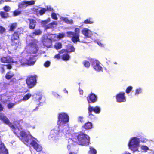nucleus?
<instances>
[{
    "mask_svg": "<svg viewBox=\"0 0 154 154\" xmlns=\"http://www.w3.org/2000/svg\"><path fill=\"white\" fill-rule=\"evenodd\" d=\"M76 142L79 145L87 146L90 143V137L82 131L79 132L76 136Z\"/></svg>",
    "mask_w": 154,
    "mask_h": 154,
    "instance_id": "obj_1",
    "label": "nucleus"
},
{
    "mask_svg": "<svg viewBox=\"0 0 154 154\" xmlns=\"http://www.w3.org/2000/svg\"><path fill=\"white\" fill-rule=\"evenodd\" d=\"M80 29L79 28H75L74 32L68 31L66 32L67 36L71 38V41L75 43L77 42H80Z\"/></svg>",
    "mask_w": 154,
    "mask_h": 154,
    "instance_id": "obj_2",
    "label": "nucleus"
},
{
    "mask_svg": "<svg viewBox=\"0 0 154 154\" xmlns=\"http://www.w3.org/2000/svg\"><path fill=\"white\" fill-rule=\"evenodd\" d=\"M37 77L35 74L30 75L27 77L26 82L29 88H32L36 85L37 83Z\"/></svg>",
    "mask_w": 154,
    "mask_h": 154,
    "instance_id": "obj_3",
    "label": "nucleus"
},
{
    "mask_svg": "<svg viewBox=\"0 0 154 154\" xmlns=\"http://www.w3.org/2000/svg\"><path fill=\"white\" fill-rule=\"evenodd\" d=\"M49 35H52L53 37L48 38L47 36L43 37L42 42L44 47L47 48H51L52 45V40H54L56 37V35L53 34H49Z\"/></svg>",
    "mask_w": 154,
    "mask_h": 154,
    "instance_id": "obj_4",
    "label": "nucleus"
},
{
    "mask_svg": "<svg viewBox=\"0 0 154 154\" xmlns=\"http://www.w3.org/2000/svg\"><path fill=\"white\" fill-rule=\"evenodd\" d=\"M69 121V117L66 113H61L59 114L57 124L59 126L63 125L64 124L66 123Z\"/></svg>",
    "mask_w": 154,
    "mask_h": 154,
    "instance_id": "obj_5",
    "label": "nucleus"
},
{
    "mask_svg": "<svg viewBox=\"0 0 154 154\" xmlns=\"http://www.w3.org/2000/svg\"><path fill=\"white\" fill-rule=\"evenodd\" d=\"M139 143V139L133 137L129 142L128 146L130 149L134 152L138 150Z\"/></svg>",
    "mask_w": 154,
    "mask_h": 154,
    "instance_id": "obj_6",
    "label": "nucleus"
},
{
    "mask_svg": "<svg viewBox=\"0 0 154 154\" xmlns=\"http://www.w3.org/2000/svg\"><path fill=\"white\" fill-rule=\"evenodd\" d=\"M35 4V1L34 0L26 1L24 0L21 3H20L18 5V8L21 9L24 7H26L29 5H31Z\"/></svg>",
    "mask_w": 154,
    "mask_h": 154,
    "instance_id": "obj_7",
    "label": "nucleus"
},
{
    "mask_svg": "<svg viewBox=\"0 0 154 154\" xmlns=\"http://www.w3.org/2000/svg\"><path fill=\"white\" fill-rule=\"evenodd\" d=\"M0 120L2 121L3 123L8 125L11 128H14V125L11 122L9 119L7 117L2 114H0Z\"/></svg>",
    "mask_w": 154,
    "mask_h": 154,
    "instance_id": "obj_8",
    "label": "nucleus"
},
{
    "mask_svg": "<svg viewBox=\"0 0 154 154\" xmlns=\"http://www.w3.org/2000/svg\"><path fill=\"white\" fill-rule=\"evenodd\" d=\"M125 94V93L122 92L117 94L116 97L117 102L119 103L125 102L126 98Z\"/></svg>",
    "mask_w": 154,
    "mask_h": 154,
    "instance_id": "obj_9",
    "label": "nucleus"
},
{
    "mask_svg": "<svg viewBox=\"0 0 154 154\" xmlns=\"http://www.w3.org/2000/svg\"><path fill=\"white\" fill-rule=\"evenodd\" d=\"M87 100L89 103H94L97 100V96L94 94L91 93L87 96Z\"/></svg>",
    "mask_w": 154,
    "mask_h": 154,
    "instance_id": "obj_10",
    "label": "nucleus"
},
{
    "mask_svg": "<svg viewBox=\"0 0 154 154\" xmlns=\"http://www.w3.org/2000/svg\"><path fill=\"white\" fill-rule=\"evenodd\" d=\"M0 60L3 63H11L14 62L12 57L10 56H2L1 57Z\"/></svg>",
    "mask_w": 154,
    "mask_h": 154,
    "instance_id": "obj_11",
    "label": "nucleus"
},
{
    "mask_svg": "<svg viewBox=\"0 0 154 154\" xmlns=\"http://www.w3.org/2000/svg\"><path fill=\"white\" fill-rule=\"evenodd\" d=\"M22 29L20 28L18 29L17 31L14 32L12 34L11 39L19 40L20 35L22 33Z\"/></svg>",
    "mask_w": 154,
    "mask_h": 154,
    "instance_id": "obj_12",
    "label": "nucleus"
},
{
    "mask_svg": "<svg viewBox=\"0 0 154 154\" xmlns=\"http://www.w3.org/2000/svg\"><path fill=\"white\" fill-rule=\"evenodd\" d=\"M92 65L94 69L96 71L100 72L103 71V68L100 66V63L97 60L93 61Z\"/></svg>",
    "mask_w": 154,
    "mask_h": 154,
    "instance_id": "obj_13",
    "label": "nucleus"
},
{
    "mask_svg": "<svg viewBox=\"0 0 154 154\" xmlns=\"http://www.w3.org/2000/svg\"><path fill=\"white\" fill-rule=\"evenodd\" d=\"M67 148L69 150V154H77L78 149L74 144L68 145Z\"/></svg>",
    "mask_w": 154,
    "mask_h": 154,
    "instance_id": "obj_14",
    "label": "nucleus"
},
{
    "mask_svg": "<svg viewBox=\"0 0 154 154\" xmlns=\"http://www.w3.org/2000/svg\"><path fill=\"white\" fill-rule=\"evenodd\" d=\"M35 138L32 137L31 135L28 134L24 139V143L26 145L30 144L32 145V143L35 141Z\"/></svg>",
    "mask_w": 154,
    "mask_h": 154,
    "instance_id": "obj_15",
    "label": "nucleus"
},
{
    "mask_svg": "<svg viewBox=\"0 0 154 154\" xmlns=\"http://www.w3.org/2000/svg\"><path fill=\"white\" fill-rule=\"evenodd\" d=\"M38 42L37 40L33 39L32 40V42L29 43V45L31 48H34L35 49V53L37 52L38 50Z\"/></svg>",
    "mask_w": 154,
    "mask_h": 154,
    "instance_id": "obj_16",
    "label": "nucleus"
},
{
    "mask_svg": "<svg viewBox=\"0 0 154 154\" xmlns=\"http://www.w3.org/2000/svg\"><path fill=\"white\" fill-rule=\"evenodd\" d=\"M28 20L29 21V28L31 30H34L36 25V21L35 20L31 18L28 19Z\"/></svg>",
    "mask_w": 154,
    "mask_h": 154,
    "instance_id": "obj_17",
    "label": "nucleus"
},
{
    "mask_svg": "<svg viewBox=\"0 0 154 154\" xmlns=\"http://www.w3.org/2000/svg\"><path fill=\"white\" fill-rule=\"evenodd\" d=\"M42 31L40 29H35L29 35V37L31 38H34L36 36L41 35Z\"/></svg>",
    "mask_w": 154,
    "mask_h": 154,
    "instance_id": "obj_18",
    "label": "nucleus"
},
{
    "mask_svg": "<svg viewBox=\"0 0 154 154\" xmlns=\"http://www.w3.org/2000/svg\"><path fill=\"white\" fill-rule=\"evenodd\" d=\"M75 48L73 46L71 45L67 46V49H62L60 50V53L72 52L75 51Z\"/></svg>",
    "mask_w": 154,
    "mask_h": 154,
    "instance_id": "obj_19",
    "label": "nucleus"
},
{
    "mask_svg": "<svg viewBox=\"0 0 154 154\" xmlns=\"http://www.w3.org/2000/svg\"><path fill=\"white\" fill-rule=\"evenodd\" d=\"M37 152H40L42 150V147L36 141L32 143L31 145Z\"/></svg>",
    "mask_w": 154,
    "mask_h": 154,
    "instance_id": "obj_20",
    "label": "nucleus"
},
{
    "mask_svg": "<svg viewBox=\"0 0 154 154\" xmlns=\"http://www.w3.org/2000/svg\"><path fill=\"white\" fill-rule=\"evenodd\" d=\"M82 128L85 130L91 129L93 128V124L91 122H88L85 123L82 126Z\"/></svg>",
    "mask_w": 154,
    "mask_h": 154,
    "instance_id": "obj_21",
    "label": "nucleus"
},
{
    "mask_svg": "<svg viewBox=\"0 0 154 154\" xmlns=\"http://www.w3.org/2000/svg\"><path fill=\"white\" fill-rule=\"evenodd\" d=\"M82 33L86 38H89L91 35V32L87 28H84L82 31Z\"/></svg>",
    "mask_w": 154,
    "mask_h": 154,
    "instance_id": "obj_22",
    "label": "nucleus"
},
{
    "mask_svg": "<svg viewBox=\"0 0 154 154\" xmlns=\"http://www.w3.org/2000/svg\"><path fill=\"white\" fill-rule=\"evenodd\" d=\"M88 110L89 117L91 118L92 116H93L94 118H95V116L92 114V112H94L95 113L94 107L91 106L90 105H89L88 108Z\"/></svg>",
    "mask_w": 154,
    "mask_h": 154,
    "instance_id": "obj_23",
    "label": "nucleus"
},
{
    "mask_svg": "<svg viewBox=\"0 0 154 154\" xmlns=\"http://www.w3.org/2000/svg\"><path fill=\"white\" fill-rule=\"evenodd\" d=\"M0 15L2 18L4 19H7L10 17L9 13L3 11L0 12Z\"/></svg>",
    "mask_w": 154,
    "mask_h": 154,
    "instance_id": "obj_24",
    "label": "nucleus"
},
{
    "mask_svg": "<svg viewBox=\"0 0 154 154\" xmlns=\"http://www.w3.org/2000/svg\"><path fill=\"white\" fill-rule=\"evenodd\" d=\"M11 45L12 46H14L16 48L18 47L21 44V43L19 40L11 39Z\"/></svg>",
    "mask_w": 154,
    "mask_h": 154,
    "instance_id": "obj_25",
    "label": "nucleus"
},
{
    "mask_svg": "<svg viewBox=\"0 0 154 154\" xmlns=\"http://www.w3.org/2000/svg\"><path fill=\"white\" fill-rule=\"evenodd\" d=\"M57 22L56 21H53L51 23L47 25L45 28V29H51L54 27V25H57Z\"/></svg>",
    "mask_w": 154,
    "mask_h": 154,
    "instance_id": "obj_26",
    "label": "nucleus"
},
{
    "mask_svg": "<svg viewBox=\"0 0 154 154\" xmlns=\"http://www.w3.org/2000/svg\"><path fill=\"white\" fill-rule=\"evenodd\" d=\"M61 56V58L64 61H67L70 58V56L68 54V52L64 53Z\"/></svg>",
    "mask_w": 154,
    "mask_h": 154,
    "instance_id": "obj_27",
    "label": "nucleus"
},
{
    "mask_svg": "<svg viewBox=\"0 0 154 154\" xmlns=\"http://www.w3.org/2000/svg\"><path fill=\"white\" fill-rule=\"evenodd\" d=\"M51 21L50 18H48L45 20H42L41 22V23L42 26L45 28V26L47 25V23Z\"/></svg>",
    "mask_w": 154,
    "mask_h": 154,
    "instance_id": "obj_28",
    "label": "nucleus"
},
{
    "mask_svg": "<svg viewBox=\"0 0 154 154\" xmlns=\"http://www.w3.org/2000/svg\"><path fill=\"white\" fill-rule=\"evenodd\" d=\"M8 150L4 146L0 147V154H8Z\"/></svg>",
    "mask_w": 154,
    "mask_h": 154,
    "instance_id": "obj_29",
    "label": "nucleus"
},
{
    "mask_svg": "<svg viewBox=\"0 0 154 154\" xmlns=\"http://www.w3.org/2000/svg\"><path fill=\"white\" fill-rule=\"evenodd\" d=\"M62 44L60 42H56L54 45V47L56 49L58 50L62 48Z\"/></svg>",
    "mask_w": 154,
    "mask_h": 154,
    "instance_id": "obj_30",
    "label": "nucleus"
},
{
    "mask_svg": "<svg viewBox=\"0 0 154 154\" xmlns=\"http://www.w3.org/2000/svg\"><path fill=\"white\" fill-rule=\"evenodd\" d=\"M14 75L13 73H11L10 71L8 72L5 75V78L7 80H9L13 77Z\"/></svg>",
    "mask_w": 154,
    "mask_h": 154,
    "instance_id": "obj_31",
    "label": "nucleus"
},
{
    "mask_svg": "<svg viewBox=\"0 0 154 154\" xmlns=\"http://www.w3.org/2000/svg\"><path fill=\"white\" fill-rule=\"evenodd\" d=\"M17 26L16 23H14L11 24L9 30L11 31H13L14 30Z\"/></svg>",
    "mask_w": 154,
    "mask_h": 154,
    "instance_id": "obj_32",
    "label": "nucleus"
},
{
    "mask_svg": "<svg viewBox=\"0 0 154 154\" xmlns=\"http://www.w3.org/2000/svg\"><path fill=\"white\" fill-rule=\"evenodd\" d=\"M90 150L88 152V154H96L97 153V151L96 149L92 147H90Z\"/></svg>",
    "mask_w": 154,
    "mask_h": 154,
    "instance_id": "obj_33",
    "label": "nucleus"
},
{
    "mask_svg": "<svg viewBox=\"0 0 154 154\" xmlns=\"http://www.w3.org/2000/svg\"><path fill=\"white\" fill-rule=\"evenodd\" d=\"M83 23L85 24H91L93 23L94 21L91 18H89L85 20Z\"/></svg>",
    "mask_w": 154,
    "mask_h": 154,
    "instance_id": "obj_34",
    "label": "nucleus"
},
{
    "mask_svg": "<svg viewBox=\"0 0 154 154\" xmlns=\"http://www.w3.org/2000/svg\"><path fill=\"white\" fill-rule=\"evenodd\" d=\"M31 94L30 93H27L24 96L22 100L23 101L26 100H28L31 97Z\"/></svg>",
    "mask_w": 154,
    "mask_h": 154,
    "instance_id": "obj_35",
    "label": "nucleus"
},
{
    "mask_svg": "<svg viewBox=\"0 0 154 154\" xmlns=\"http://www.w3.org/2000/svg\"><path fill=\"white\" fill-rule=\"evenodd\" d=\"M94 107L95 113L96 114H99L100 112V108L98 106H96Z\"/></svg>",
    "mask_w": 154,
    "mask_h": 154,
    "instance_id": "obj_36",
    "label": "nucleus"
},
{
    "mask_svg": "<svg viewBox=\"0 0 154 154\" xmlns=\"http://www.w3.org/2000/svg\"><path fill=\"white\" fill-rule=\"evenodd\" d=\"M84 66L87 68H88L90 65L89 62L87 60H85L83 63Z\"/></svg>",
    "mask_w": 154,
    "mask_h": 154,
    "instance_id": "obj_37",
    "label": "nucleus"
},
{
    "mask_svg": "<svg viewBox=\"0 0 154 154\" xmlns=\"http://www.w3.org/2000/svg\"><path fill=\"white\" fill-rule=\"evenodd\" d=\"M19 133L20 134V136L24 139L28 135L24 131H20Z\"/></svg>",
    "mask_w": 154,
    "mask_h": 154,
    "instance_id": "obj_38",
    "label": "nucleus"
},
{
    "mask_svg": "<svg viewBox=\"0 0 154 154\" xmlns=\"http://www.w3.org/2000/svg\"><path fill=\"white\" fill-rule=\"evenodd\" d=\"M13 130L14 133L16 135H17L20 133L19 129L18 128H16L14 126V128H11Z\"/></svg>",
    "mask_w": 154,
    "mask_h": 154,
    "instance_id": "obj_39",
    "label": "nucleus"
},
{
    "mask_svg": "<svg viewBox=\"0 0 154 154\" xmlns=\"http://www.w3.org/2000/svg\"><path fill=\"white\" fill-rule=\"evenodd\" d=\"M21 14V11L15 10L13 11V15L14 16H18Z\"/></svg>",
    "mask_w": 154,
    "mask_h": 154,
    "instance_id": "obj_40",
    "label": "nucleus"
},
{
    "mask_svg": "<svg viewBox=\"0 0 154 154\" xmlns=\"http://www.w3.org/2000/svg\"><path fill=\"white\" fill-rule=\"evenodd\" d=\"M132 87L131 86H129L126 89L125 92L127 94L130 93L132 89Z\"/></svg>",
    "mask_w": 154,
    "mask_h": 154,
    "instance_id": "obj_41",
    "label": "nucleus"
},
{
    "mask_svg": "<svg viewBox=\"0 0 154 154\" xmlns=\"http://www.w3.org/2000/svg\"><path fill=\"white\" fill-rule=\"evenodd\" d=\"M63 20L66 23L69 24H72L73 23L72 21V20H70L67 18H64L63 19Z\"/></svg>",
    "mask_w": 154,
    "mask_h": 154,
    "instance_id": "obj_42",
    "label": "nucleus"
},
{
    "mask_svg": "<svg viewBox=\"0 0 154 154\" xmlns=\"http://www.w3.org/2000/svg\"><path fill=\"white\" fill-rule=\"evenodd\" d=\"M46 12L45 8H42L39 11V13L40 15H42L44 14Z\"/></svg>",
    "mask_w": 154,
    "mask_h": 154,
    "instance_id": "obj_43",
    "label": "nucleus"
},
{
    "mask_svg": "<svg viewBox=\"0 0 154 154\" xmlns=\"http://www.w3.org/2000/svg\"><path fill=\"white\" fill-rule=\"evenodd\" d=\"M78 122H80L82 123H84L85 121L84 120L83 117L82 116H79L78 117Z\"/></svg>",
    "mask_w": 154,
    "mask_h": 154,
    "instance_id": "obj_44",
    "label": "nucleus"
},
{
    "mask_svg": "<svg viewBox=\"0 0 154 154\" xmlns=\"http://www.w3.org/2000/svg\"><path fill=\"white\" fill-rule=\"evenodd\" d=\"M3 9L4 10V11L8 12L10 11V8L9 6H5Z\"/></svg>",
    "mask_w": 154,
    "mask_h": 154,
    "instance_id": "obj_45",
    "label": "nucleus"
},
{
    "mask_svg": "<svg viewBox=\"0 0 154 154\" xmlns=\"http://www.w3.org/2000/svg\"><path fill=\"white\" fill-rule=\"evenodd\" d=\"M60 51L59 52L58 54H56L54 56V58L57 59H60V58L61 56L60 54H61L63 53H60Z\"/></svg>",
    "mask_w": 154,
    "mask_h": 154,
    "instance_id": "obj_46",
    "label": "nucleus"
},
{
    "mask_svg": "<svg viewBox=\"0 0 154 154\" xmlns=\"http://www.w3.org/2000/svg\"><path fill=\"white\" fill-rule=\"evenodd\" d=\"M6 29L5 28L2 26H0V34H3L5 32Z\"/></svg>",
    "mask_w": 154,
    "mask_h": 154,
    "instance_id": "obj_47",
    "label": "nucleus"
},
{
    "mask_svg": "<svg viewBox=\"0 0 154 154\" xmlns=\"http://www.w3.org/2000/svg\"><path fill=\"white\" fill-rule=\"evenodd\" d=\"M65 36V34L63 33H59L57 35L58 38L60 39L63 38Z\"/></svg>",
    "mask_w": 154,
    "mask_h": 154,
    "instance_id": "obj_48",
    "label": "nucleus"
},
{
    "mask_svg": "<svg viewBox=\"0 0 154 154\" xmlns=\"http://www.w3.org/2000/svg\"><path fill=\"white\" fill-rule=\"evenodd\" d=\"M51 17L53 19L55 20H57L58 19L56 14L55 13H52Z\"/></svg>",
    "mask_w": 154,
    "mask_h": 154,
    "instance_id": "obj_49",
    "label": "nucleus"
},
{
    "mask_svg": "<svg viewBox=\"0 0 154 154\" xmlns=\"http://www.w3.org/2000/svg\"><path fill=\"white\" fill-rule=\"evenodd\" d=\"M50 65V62L48 61H46L44 63V66L46 67H48Z\"/></svg>",
    "mask_w": 154,
    "mask_h": 154,
    "instance_id": "obj_50",
    "label": "nucleus"
},
{
    "mask_svg": "<svg viewBox=\"0 0 154 154\" xmlns=\"http://www.w3.org/2000/svg\"><path fill=\"white\" fill-rule=\"evenodd\" d=\"M46 8H45L46 11H53V9L51 8L50 6H47Z\"/></svg>",
    "mask_w": 154,
    "mask_h": 154,
    "instance_id": "obj_51",
    "label": "nucleus"
},
{
    "mask_svg": "<svg viewBox=\"0 0 154 154\" xmlns=\"http://www.w3.org/2000/svg\"><path fill=\"white\" fill-rule=\"evenodd\" d=\"M142 150L144 151L145 152H146L147 150L149 149L148 147L145 146H142L141 147Z\"/></svg>",
    "mask_w": 154,
    "mask_h": 154,
    "instance_id": "obj_52",
    "label": "nucleus"
},
{
    "mask_svg": "<svg viewBox=\"0 0 154 154\" xmlns=\"http://www.w3.org/2000/svg\"><path fill=\"white\" fill-rule=\"evenodd\" d=\"M54 132L56 133V135H55L54 137H59L60 134L61 132H60V131H57V130H55Z\"/></svg>",
    "mask_w": 154,
    "mask_h": 154,
    "instance_id": "obj_53",
    "label": "nucleus"
},
{
    "mask_svg": "<svg viewBox=\"0 0 154 154\" xmlns=\"http://www.w3.org/2000/svg\"><path fill=\"white\" fill-rule=\"evenodd\" d=\"M141 92V89L140 88L137 89H136L135 95H138L140 92Z\"/></svg>",
    "mask_w": 154,
    "mask_h": 154,
    "instance_id": "obj_54",
    "label": "nucleus"
},
{
    "mask_svg": "<svg viewBox=\"0 0 154 154\" xmlns=\"http://www.w3.org/2000/svg\"><path fill=\"white\" fill-rule=\"evenodd\" d=\"M5 66L8 69H10L12 68L11 64L10 63H8V64L5 65Z\"/></svg>",
    "mask_w": 154,
    "mask_h": 154,
    "instance_id": "obj_55",
    "label": "nucleus"
},
{
    "mask_svg": "<svg viewBox=\"0 0 154 154\" xmlns=\"http://www.w3.org/2000/svg\"><path fill=\"white\" fill-rule=\"evenodd\" d=\"M14 105V104L13 103H9L8 105V107L9 109H10L13 107Z\"/></svg>",
    "mask_w": 154,
    "mask_h": 154,
    "instance_id": "obj_56",
    "label": "nucleus"
},
{
    "mask_svg": "<svg viewBox=\"0 0 154 154\" xmlns=\"http://www.w3.org/2000/svg\"><path fill=\"white\" fill-rule=\"evenodd\" d=\"M4 109V107L0 103V112L3 111Z\"/></svg>",
    "mask_w": 154,
    "mask_h": 154,
    "instance_id": "obj_57",
    "label": "nucleus"
},
{
    "mask_svg": "<svg viewBox=\"0 0 154 154\" xmlns=\"http://www.w3.org/2000/svg\"><path fill=\"white\" fill-rule=\"evenodd\" d=\"M79 93L80 94L82 95L83 94V90H82V89H81L80 88H79Z\"/></svg>",
    "mask_w": 154,
    "mask_h": 154,
    "instance_id": "obj_58",
    "label": "nucleus"
},
{
    "mask_svg": "<svg viewBox=\"0 0 154 154\" xmlns=\"http://www.w3.org/2000/svg\"><path fill=\"white\" fill-rule=\"evenodd\" d=\"M25 64H27V65H29V64H32V63H31V62L30 61H28L27 62L25 63Z\"/></svg>",
    "mask_w": 154,
    "mask_h": 154,
    "instance_id": "obj_59",
    "label": "nucleus"
},
{
    "mask_svg": "<svg viewBox=\"0 0 154 154\" xmlns=\"http://www.w3.org/2000/svg\"><path fill=\"white\" fill-rule=\"evenodd\" d=\"M64 91L65 93H66L67 94H68V92L66 89H65L64 90Z\"/></svg>",
    "mask_w": 154,
    "mask_h": 154,
    "instance_id": "obj_60",
    "label": "nucleus"
},
{
    "mask_svg": "<svg viewBox=\"0 0 154 154\" xmlns=\"http://www.w3.org/2000/svg\"><path fill=\"white\" fill-rule=\"evenodd\" d=\"M42 99V97H40L39 98V99H38V100H41V99Z\"/></svg>",
    "mask_w": 154,
    "mask_h": 154,
    "instance_id": "obj_61",
    "label": "nucleus"
},
{
    "mask_svg": "<svg viewBox=\"0 0 154 154\" xmlns=\"http://www.w3.org/2000/svg\"><path fill=\"white\" fill-rule=\"evenodd\" d=\"M124 154H131L129 153L128 152V153H126Z\"/></svg>",
    "mask_w": 154,
    "mask_h": 154,
    "instance_id": "obj_62",
    "label": "nucleus"
},
{
    "mask_svg": "<svg viewBox=\"0 0 154 154\" xmlns=\"http://www.w3.org/2000/svg\"><path fill=\"white\" fill-rule=\"evenodd\" d=\"M114 63V64H117V63L116 62H115Z\"/></svg>",
    "mask_w": 154,
    "mask_h": 154,
    "instance_id": "obj_63",
    "label": "nucleus"
},
{
    "mask_svg": "<svg viewBox=\"0 0 154 154\" xmlns=\"http://www.w3.org/2000/svg\"><path fill=\"white\" fill-rule=\"evenodd\" d=\"M38 107H36V109H38Z\"/></svg>",
    "mask_w": 154,
    "mask_h": 154,
    "instance_id": "obj_64",
    "label": "nucleus"
}]
</instances>
